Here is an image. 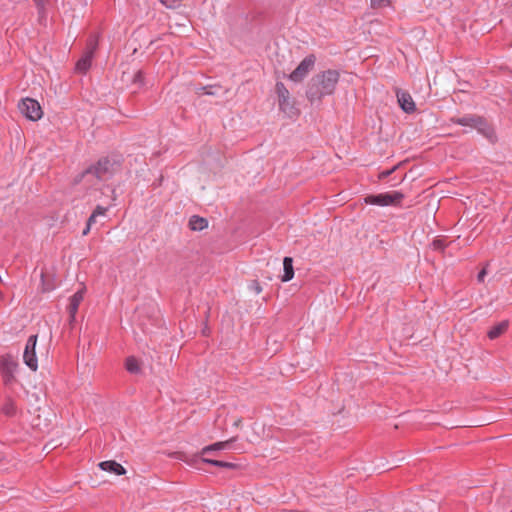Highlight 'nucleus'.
Listing matches in <instances>:
<instances>
[{"label":"nucleus","mask_w":512,"mask_h":512,"mask_svg":"<svg viewBox=\"0 0 512 512\" xmlns=\"http://www.w3.org/2000/svg\"><path fill=\"white\" fill-rule=\"evenodd\" d=\"M480 116L477 115H466L463 117H452L451 122L461 125V126H469L474 128L475 124H477V121Z\"/></svg>","instance_id":"4468645a"},{"label":"nucleus","mask_w":512,"mask_h":512,"mask_svg":"<svg viewBox=\"0 0 512 512\" xmlns=\"http://www.w3.org/2000/svg\"><path fill=\"white\" fill-rule=\"evenodd\" d=\"M394 169H391V170H386V171H383L379 174V179L380 180H383L385 178H387L392 172H393Z\"/></svg>","instance_id":"473e14b6"},{"label":"nucleus","mask_w":512,"mask_h":512,"mask_svg":"<svg viewBox=\"0 0 512 512\" xmlns=\"http://www.w3.org/2000/svg\"><path fill=\"white\" fill-rule=\"evenodd\" d=\"M283 268H284V274H283L281 280L283 282L290 281L294 276L293 259L291 257L284 258Z\"/></svg>","instance_id":"dca6fc26"},{"label":"nucleus","mask_w":512,"mask_h":512,"mask_svg":"<svg viewBox=\"0 0 512 512\" xmlns=\"http://www.w3.org/2000/svg\"><path fill=\"white\" fill-rule=\"evenodd\" d=\"M508 328V322L502 321L493 326L487 333V336L493 340L501 336Z\"/></svg>","instance_id":"a211bd4d"},{"label":"nucleus","mask_w":512,"mask_h":512,"mask_svg":"<svg viewBox=\"0 0 512 512\" xmlns=\"http://www.w3.org/2000/svg\"><path fill=\"white\" fill-rule=\"evenodd\" d=\"M432 246H433V248H434L435 250H440V251H442V250H444V248H445V246H446V245H445L444 240H442V239H435V240L432 242Z\"/></svg>","instance_id":"cd10ccee"},{"label":"nucleus","mask_w":512,"mask_h":512,"mask_svg":"<svg viewBox=\"0 0 512 512\" xmlns=\"http://www.w3.org/2000/svg\"><path fill=\"white\" fill-rule=\"evenodd\" d=\"M0 411L8 417L14 416L16 414V405L14 401L8 398L0 408Z\"/></svg>","instance_id":"4be33fe9"},{"label":"nucleus","mask_w":512,"mask_h":512,"mask_svg":"<svg viewBox=\"0 0 512 512\" xmlns=\"http://www.w3.org/2000/svg\"><path fill=\"white\" fill-rule=\"evenodd\" d=\"M234 441H235V438H232V439L227 440V441H221V442H217V443H214L212 445L206 446V447H204L202 449L201 454L205 455V454H207L210 451L226 449L229 446V444L234 442Z\"/></svg>","instance_id":"aec40b11"},{"label":"nucleus","mask_w":512,"mask_h":512,"mask_svg":"<svg viewBox=\"0 0 512 512\" xmlns=\"http://www.w3.org/2000/svg\"><path fill=\"white\" fill-rule=\"evenodd\" d=\"M97 47H98V38L96 35H91L87 41L86 50L84 53L90 54L91 56H93Z\"/></svg>","instance_id":"b1692460"},{"label":"nucleus","mask_w":512,"mask_h":512,"mask_svg":"<svg viewBox=\"0 0 512 512\" xmlns=\"http://www.w3.org/2000/svg\"><path fill=\"white\" fill-rule=\"evenodd\" d=\"M182 0H160L166 7L174 8L179 5Z\"/></svg>","instance_id":"c756f323"},{"label":"nucleus","mask_w":512,"mask_h":512,"mask_svg":"<svg viewBox=\"0 0 512 512\" xmlns=\"http://www.w3.org/2000/svg\"><path fill=\"white\" fill-rule=\"evenodd\" d=\"M143 79H144L143 73L141 71H137L136 74L134 75L133 81H134V83L142 84Z\"/></svg>","instance_id":"7c9ffc66"},{"label":"nucleus","mask_w":512,"mask_h":512,"mask_svg":"<svg viewBox=\"0 0 512 512\" xmlns=\"http://www.w3.org/2000/svg\"><path fill=\"white\" fill-rule=\"evenodd\" d=\"M90 229H91V226H89L88 224H86V228H84V230H83V233H82V234H83L84 236H85V235H87V234L89 233Z\"/></svg>","instance_id":"f704fd0d"},{"label":"nucleus","mask_w":512,"mask_h":512,"mask_svg":"<svg viewBox=\"0 0 512 512\" xmlns=\"http://www.w3.org/2000/svg\"><path fill=\"white\" fill-rule=\"evenodd\" d=\"M119 168L120 163L118 161L103 157L79 174L74 182L82 184L87 190L99 189L101 183L111 179Z\"/></svg>","instance_id":"f257e3e1"},{"label":"nucleus","mask_w":512,"mask_h":512,"mask_svg":"<svg viewBox=\"0 0 512 512\" xmlns=\"http://www.w3.org/2000/svg\"><path fill=\"white\" fill-rule=\"evenodd\" d=\"M17 367V362L13 356L6 354L0 357V372L5 384H9L14 379V371Z\"/></svg>","instance_id":"6e6552de"},{"label":"nucleus","mask_w":512,"mask_h":512,"mask_svg":"<svg viewBox=\"0 0 512 512\" xmlns=\"http://www.w3.org/2000/svg\"><path fill=\"white\" fill-rule=\"evenodd\" d=\"M83 298H84L83 290H79L71 296L69 305L67 307L70 322L75 321V317H76L79 305L83 301Z\"/></svg>","instance_id":"9d476101"},{"label":"nucleus","mask_w":512,"mask_h":512,"mask_svg":"<svg viewBox=\"0 0 512 512\" xmlns=\"http://www.w3.org/2000/svg\"><path fill=\"white\" fill-rule=\"evenodd\" d=\"M39 14V21L42 22L46 18V5L48 0H33Z\"/></svg>","instance_id":"393cba45"},{"label":"nucleus","mask_w":512,"mask_h":512,"mask_svg":"<svg viewBox=\"0 0 512 512\" xmlns=\"http://www.w3.org/2000/svg\"><path fill=\"white\" fill-rule=\"evenodd\" d=\"M169 457L175 458L181 461L186 462L190 466L199 467V458L198 456H188L186 453L181 451H176L168 454Z\"/></svg>","instance_id":"ddd939ff"},{"label":"nucleus","mask_w":512,"mask_h":512,"mask_svg":"<svg viewBox=\"0 0 512 512\" xmlns=\"http://www.w3.org/2000/svg\"><path fill=\"white\" fill-rule=\"evenodd\" d=\"M18 108L21 113L31 121H37L43 115L40 104L32 98L22 99L18 104Z\"/></svg>","instance_id":"20e7f679"},{"label":"nucleus","mask_w":512,"mask_h":512,"mask_svg":"<svg viewBox=\"0 0 512 512\" xmlns=\"http://www.w3.org/2000/svg\"><path fill=\"white\" fill-rule=\"evenodd\" d=\"M37 343V335H31L25 345L23 353L24 363L32 370L36 371L38 368V361L36 357L35 347Z\"/></svg>","instance_id":"0eeeda50"},{"label":"nucleus","mask_w":512,"mask_h":512,"mask_svg":"<svg viewBox=\"0 0 512 512\" xmlns=\"http://www.w3.org/2000/svg\"><path fill=\"white\" fill-rule=\"evenodd\" d=\"M199 460H200L199 463H207V464H211L216 467L227 468V469L236 468V464L231 463V462H225V461L214 460V459H209V458H199Z\"/></svg>","instance_id":"412c9836"},{"label":"nucleus","mask_w":512,"mask_h":512,"mask_svg":"<svg viewBox=\"0 0 512 512\" xmlns=\"http://www.w3.org/2000/svg\"><path fill=\"white\" fill-rule=\"evenodd\" d=\"M397 100L400 107L406 113H413L416 109L415 103L408 92L405 91H397Z\"/></svg>","instance_id":"9b49d317"},{"label":"nucleus","mask_w":512,"mask_h":512,"mask_svg":"<svg viewBox=\"0 0 512 512\" xmlns=\"http://www.w3.org/2000/svg\"><path fill=\"white\" fill-rule=\"evenodd\" d=\"M41 282H42V288L41 289H42L43 292H49V291H51L54 288L53 285H50L49 283L45 282V274L43 272L41 273Z\"/></svg>","instance_id":"bb28decb"},{"label":"nucleus","mask_w":512,"mask_h":512,"mask_svg":"<svg viewBox=\"0 0 512 512\" xmlns=\"http://www.w3.org/2000/svg\"><path fill=\"white\" fill-rule=\"evenodd\" d=\"M486 274H487L486 269H482V270L479 272L478 276H477L478 281H479V282H483V281H484V277H485V275H486Z\"/></svg>","instance_id":"72a5a7b5"},{"label":"nucleus","mask_w":512,"mask_h":512,"mask_svg":"<svg viewBox=\"0 0 512 512\" xmlns=\"http://www.w3.org/2000/svg\"><path fill=\"white\" fill-rule=\"evenodd\" d=\"M252 288L256 294H259L262 292V287L260 286L259 282H257V281H253Z\"/></svg>","instance_id":"2f4dec72"},{"label":"nucleus","mask_w":512,"mask_h":512,"mask_svg":"<svg viewBox=\"0 0 512 512\" xmlns=\"http://www.w3.org/2000/svg\"><path fill=\"white\" fill-rule=\"evenodd\" d=\"M390 3V0H370V6L372 9L387 7Z\"/></svg>","instance_id":"a878e982"},{"label":"nucleus","mask_w":512,"mask_h":512,"mask_svg":"<svg viewBox=\"0 0 512 512\" xmlns=\"http://www.w3.org/2000/svg\"><path fill=\"white\" fill-rule=\"evenodd\" d=\"M208 226V221L200 216L193 215L189 220V228L193 231H201Z\"/></svg>","instance_id":"2eb2a0df"},{"label":"nucleus","mask_w":512,"mask_h":512,"mask_svg":"<svg viewBox=\"0 0 512 512\" xmlns=\"http://www.w3.org/2000/svg\"><path fill=\"white\" fill-rule=\"evenodd\" d=\"M106 211H107V208L102 207V206H100V205L96 206V208L94 209V211L92 212V214H91V215H90V217L88 218V220H87V224H88L89 226H91V227H92V225H93L94 223H96V218H97L98 216H100V215H101V216L105 215Z\"/></svg>","instance_id":"5701e85b"},{"label":"nucleus","mask_w":512,"mask_h":512,"mask_svg":"<svg viewBox=\"0 0 512 512\" xmlns=\"http://www.w3.org/2000/svg\"><path fill=\"white\" fill-rule=\"evenodd\" d=\"M99 467L104 471L114 473L116 475H123L126 473L125 468L113 460L100 462Z\"/></svg>","instance_id":"f8f14e48"},{"label":"nucleus","mask_w":512,"mask_h":512,"mask_svg":"<svg viewBox=\"0 0 512 512\" xmlns=\"http://www.w3.org/2000/svg\"><path fill=\"white\" fill-rule=\"evenodd\" d=\"M197 94H199V95H203V94L214 95L215 93L212 90L211 86H204V87H201L198 89Z\"/></svg>","instance_id":"c85d7f7f"},{"label":"nucleus","mask_w":512,"mask_h":512,"mask_svg":"<svg viewBox=\"0 0 512 512\" xmlns=\"http://www.w3.org/2000/svg\"><path fill=\"white\" fill-rule=\"evenodd\" d=\"M276 93L278 95V104L281 111L292 117L297 114V110L290 102V93L282 82L276 83Z\"/></svg>","instance_id":"39448f33"},{"label":"nucleus","mask_w":512,"mask_h":512,"mask_svg":"<svg viewBox=\"0 0 512 512\" xmlns=\"http://www.w3.org/2000/svg\"><path fill=\"white\" fill-rule=\"evenodd\" d=\"M340 73L334 69H328L314 75L307 86L306 97L311 102H321L328 95H332L339 82Z\"/></svg>","instance_id":"f03ea898"},{"label":"nucleus","mask_w":512,"mask_h":512,"mask_svg":"<svg viewBox=\"0 0 512 512\" xmlns=\"http://www.w3.org/2000/svg\"><path fill=\"white\" fill-rule=\"evenodd\" d=\"M474 128L491 142H495V131L485 118L480 116Z\"/></svg>","instance_id":"1a4fd4ad"},{"label":"nucleus","mask_w":512,"mask_h":512,"mask_svg":"<svg viewBox=\"0 0 512 512\" xmlns=\"http://www.w3.org/2000/svg\"><path fill=\"white\" fill-rule=\"evenodd\" d=\"M125 368L132 374H138L141 372L140 362L134 356H129L126 358Z\"/></svg>","instance_id":"6ab92c4d"},{"label":"nucleus","mask_w":512,"mask_h":512,"mask_svg":"<svg viewBox=\"0 0 512 512\" xmlns=\"http://www.w3.org/2000/svg\"><path fill=\"white\" fill-rule=\"evenodd\" d=\"M404 195L400 192L393 191L382 193L378 195H368L364 198L366 204L378 205V206H389L398 205L403 200Z\"/></svg>","instance_id":"7ed1b4c3"},{"label":"nucleus","mask_w":512,"mask_h":512,"mask_svg":"<svg viewBox=\"0 0 512 512\" xmlns=\"http://www.w3.org/2000/svg\"><path fill=\"white\" fill-rule=\"evenodd\" d=\"M92 58L90 54H83V56L76 63V71L79 73H86L91 66Z\"/></svg>","instance_id":"f3484780"},{"label":"nucleus","mask_w":512,"mask_h":512,"mask_svg":"<svg viewBox=\"0 0 512 512\" xmlns=\"http://www.w3.org/2000/svg\"><path fill=\"white\" fill-rule=\"evenodd\" d=\"M316 57L313 54L306 56L296 69L289 75V79L294 82H301L313 69Z\"/></svg>","instance_id":"423d86ee"}]
</instances>
